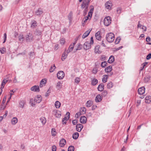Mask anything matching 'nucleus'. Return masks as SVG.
I'll return each mask as SVG.
<instances>
[{"instance_id":"obj_1","label":"nucleus","mask_w":151,"mask_h":151,"mask_svg":"<svg viewBox=\"0 0 151 151\" xmlns=\"http://www.w3.org/2000/svg\"><path fill=\"white\" fill-rule=\"evenodd\" d=\"M42 98L40 96L37 95L30 100V103L32 106L35 105L36 103H39L41 101Z\"/></svg>"},{"instance_id":"obj_2","label":"nucleus","mask_w":151,"mask_h":151,"mask_svg":"<svg viewBox=\"0 0 151 151\" xmlns=\"http://www.w3.org/2000/svg\"><path fill=\"white\" fill-rule=\"evenodd\" d=\"M89 2L87 1V0H83L82 4L81 5V7L82 9H85L84 11L85 13L88 11V6L89 4Z\"/></svg>"},{"instance_id":"obj_3","label":"nucleus","mask_w":151,"mask_h":151,"mask_svg":"<svg viewBox=\"0 0 151 151\" xmlns=\"http://www.w3.org/2000/svg\"><path fill=\"white\" fill-rule=\"evenodd\" d=\"M107 41L109 42H112L114 39V35L111 33L108 34L106 37Z\"/></svg>"},{"instance_id":"obj_4","label":"nucleus","mask_w":151,"mask_h":151,"mask_svg":"<svg viewBox=\"0 0 151 151\" xmlns=\"http://www.w3.org/2000/svg\"><path fill=\"white\" fill-rule=\"evenodd\" d=\"M111 22V17L109 16L106 17L104 19V24L106 26H108L110 24Z\"/></svg>"},{"instance_id":"obj_5","label":"nucleus","mask_w":151,"mask_h":151,"mask_svg":"<svg viewBox=\"0 0 151 151\" xmlns=\"http://www.w3.org/2000/svg\"><path fill=\"white\" fill-rule=\"evenodd\" d=\"M33 36L31 33H29L26 37L25 40L27 42H30L33 41Z\"/></svg>"},{"instance_id":"obj_6","label":"nucleus","mask_w":151,"mask_h":151,"mask_svg":"<svg viewBox=\"0 0 151 151\" xmlns=\"http://www.w3.org/2000/svg\"><path fill=\"white\" fill-rule=\"evenodd\" d=\"M64 76V73L62 71H60L57 73V77L59 79H62L63 78Z\"/></svg>"},{"instance_id":"obj_7","label":"nucleus","mask_w":151,"mask_h":151,"mask_svg":"<svg viewBox=\"0 0 151 151\" xmlns=\"http://www.w3.org/2000/svg\"><path fill=\"white\" fill-rule=\"evenodd\" d=\"M91 47L90 43L88 42H86L83 45V48L86 50H88Z\"/></svg>"},{"instance_id":"obj_8","label":"nucleus","mask_w":151,"mask_h":151,"mask_svg":"<svg viewBox=\"0 0 151 151\" xmlns=\"http://www.w3.org/2000/svg\"><path fill=\"white\" fill-rule=\"evenodd\" d=\"M106 8L110 10L111 9L112 6V3L109 1H107L105 4Z\"/></svg>"},{"instance_id":"obj_9","label":"nucleus","mask_w":151,"mask_h":151,"mask_svg":"<svg viewBox=\"0 0 151 151\" xmlns=\"http://www.w3.org/2000/svg\"><path fill=\"white\" fill-rule=\"evenodd\" d=\"M138 27L141 31L143 32L145 31L146 30V28L145 27L141 25L139 23L138 25Z\"/></svg>"},{"instance_id":"obj_10","label":"nucleus","mask_w":151,"mask_h":151,"mask_svg":"<svg viewBox=\"0 0 151 151\" xmlns=\"http://www.w3.org/2000/svg\"><path fill=\"white\" fill-rule=\"evenodd\" d=\"M145 91V89L144 87H142L139 88L138 89V93L142 95L144 93Z\"/></svg>"},{"instance_id":"obj_11","label":"nucleus","mask_w":151,"mask_h":151,"mask_svg":"<svg viewBox=\"0 0 151 151\" xmlns=\"http://www.w3.org/2000/svg\"><path fill=\"white\" fill-rule=\"evenodd\" d=\"M80 121L81 123L85 124L86 122L87 118L85 116H82L80 118Z\"/></svg>"},{"instance_id":"obj_12","label":"nucleus","mask_w":151,"mask_h":151,"mask_svg":"<svg viewBox=\"0 0 151 151\" xmlns=\"http://www.w3.org/2000/svg\"><path fill=\"white\" fill-rule=\"evenodd\" d=\"M83 127V125L81 124H78L76 126V129L77 131L80 132Z\"/></svg>"},{"instance_id":"obj_13","label":"nucleus","mask_w":151,"mask_h":151,"mask_svg":"<svg viewBox=\"0 0 151 151\" xmlns=\"http://www.w3.org/2000/svg\"><path fill=\"white\" fill-rule=\"evenodd\" d=\"M66 143V141L64 139H62L60 141V146L61 147H63Z\"/></svg>"},{"instance_id":"obj_14","label":"nucleus","mask_w":151,"mask_h":151,"mask_svg":"<svg viewBox=\"0 0 151 151\" xmlns=\"http://www.w3.org/2000/svg\"><path fill=\"white\" fill-rule=\"evenodd\" d=\"M31 90L34 91H39V88L38 86H35L31 88Z\"/></svg>"},{"instance_id":"obj_15","label":"nucleus","mask_w":151,"mask_h":151,"mask_svg":"<svg viewBox=\"0 0 151 151\" xmlns=\"http://www.w3.org/2000/svg\"><path fill=\"white\" fill-rule=\"evenodd\" d=\"M47 79H44L42 80L40 83V87H42L43 85H45L47 82Z\"/></svg>"},{"instance_id":"obj_16","label":"nucleus","mask_w":151,"mask_h":151,"mask_svg":"<svg viewBox=\"0 0 151 151\" xmlns=\"http://www.w3.org/2000/svg\"><path fill=\"white\" fill-rule=\"evenodd\" d=\"M102 97L100 95H98L96 97L95 100L96 102H99L102 100Z\"/></svg>"},{"instance_id":"obj_17","label":"nucleus","mask_w":151,"mask_h":151,"mask_svg":"<svg viewBox=\"0 0 151 151\" xmlns=\"http://www.w3.org/2000/svg\"><path fill=\"white\" fill-rule=\"evenodd\" d=\"M145 102L147 103H150L151 102V97L147 96L145 98Z\"/></svg>"},{"instance_id":"obj_18","label":"nucleus","mask_w":151,"mask_h":151,"mask_svg":"<svg viewBox=\"0 0 151 151\" xmlns=\"http://www.w3.org/2000/svg\"><path fill=\"white\" fill-rule=\"evenodd\" d=\"M86 109L84 107H82L81 108L79 113L81 115L84 114L86 113Z\"/></svg>"},{"instance_id":"obj_19","label":"nucleus","mask_w":151,"mask_h":151,"mask_svg":"<svg viewBox=\"0 0 151 151\" xmlns=\"http://www.w3.org/2000/svg\"><path fill=\"white\" fill-rule=\"evenodd\" d=\"M104 89V85L103 84L99 85L98 88V90L99 91H103Z\"/></svg>"},{"instance_id":"obj_20","label":"nucleus","mask_w":151,"mask_h":151,"mask_svg":"<svg viewBox=\"0 0 151 151\" xmlns=\"http://www.w3.org/2000/svg\"><path fill=\"white\" fill-rule=\"evenodd\" d=\"M94 51L96 53H99L100 52V47L99 46L97 45L95 46L94 48Z\"/></svg>"},{"instance_id":"obj_21","label":"nucleus","mask_w":151,"mask_h":151,"mask_svg":"<svg viewBox=\"0 0 151 151\" xmlns=\"http://www.w3.org/2000/svg\"><path fill=\"white\" fill-rule=\"evenodd\" d=\"M100 33V32L99 31H98L95 34L96 37L98 40H100L101 38Z\"/></svg>"},{"instance_id":"obj_22","label":"nucleus","mask_w":151,"mask_h":151,"mask_svg":"<svg viewBox=\"0 0 151 151\" xmlns=\"http://www.w3.org/2000/svg\"><path fill=\"white\" fill-rule=\"evenodd\" d=\"M114 61V57L113 56H111L109 58V60H108V62L109 63H113Z\"/></svg>"},{"instance_id":"obj_23","label":"nucleus","mask_w":151,"mask_h":151,"mask_svg":"<svg viewBox=\"0 0 151 151\" xmlns=\"http://www.w3.org/2000/svg\"><path fill=\"white\" fill-rule=\"evenodd\" d=\"M112 70V67L109 66L106 68L105 70L106 72H110Z\"/></svg>"},{"instance_id":"obj_24","label":"nucleus","mask_w":151,"mask_h":151,"mask_svg":"<svg viewBox=\"0 0 151 151\" xmlns=\"http://www.w3.org/2000/svg\"><path fill=\"white\" fill-rule=\"evenodd\" d=\"M18 39L19 41L22 42L24 40V37L23 35L20 34L19 35Z\"/></svg>"},{"instance_id":"obj_25","label":"nucleus","mask_w":151,"mask_h":151,"mask_svg":"<svg viewBox=\"0 0 151 151\" xmlns=\"http://www.w3.org/2000/svg\"><path fill=\"white\" fill-rule=\"evenodd\" d=\"M91 31L90 30H88L87 31H86V32H85L84 34H83L82 37L83 38H84L88 36V35L89 34Z\"/></svg>"},{"instance_id":"obj_26","label":"nucleus","mask_w":151,"mask_h":151,"mask_svg":"<svg viewBox=\"0 0 151 151\" xmlns=\"http://www.w3.org/2000/svg\"><path fill=\"white\" fill-rule=\"evenodd\" d=\"M68 117H65L63 120V124H65L66 123V121L68 120L69 118V113Z\"/></svg>"},{"instance_id":"obj_27","label":"nucleus","mask_w":151,"mask_h":151,"mask_svg":"<svg viewBox=\"0 0 151 151\" xmlns=\"http://www.w3.org/2000/svg\"><path fill=\"white\" fill-rule=\"evenodd\" d=\"M74 44H73V45H70L69 48L67 50V52L68 53H69L70 51H72L73 50V49L74 47Z\"/></svg>"},{"instance_id":"obj_28","label":"nucleus","mask_w":151,"mask_h":151,"mask_svg":"<svg viewBox=\"0 0 151 151\" xmlns=\"http://www.w3.org/2000/svg\"><path fill=\"white\" fill-rule=\"evenodd\" d=\"M55 105L56 108H59L60 107L61 104L59 101H57L55 103Z\"/></svg>"},{"instance_id":"obj_29","label":"nucleus","mask_w":151,"mask_h":151,"mask_svg":"<svg viewBox=\"0 0 151 151\" xmlns=\"http://www.w3.org/2000/svg\"><path fill=\"white\" fill-rule=\"evenodd\" d=\"M79 136V134L78 133L76 132L73 134V138L74 139H76L78 138Z\"/></svg>"},{"instance_id":"obj_30","label":"nucleus","mask_w":151,"mask_h":151,"mask_svg":"<svg viewBox=\"0 0 151 151\" xmlns=\"http://www.w3.org/2000/svg\"><path fill=\"white\" fill-rule=\"evenodd\" d=\"M91 14H88V16L85 18V20L84 21V23L86 22L88 20H90L91 17Z\"/></svg>"},{"instance_id":"obj_31","label":"nucleus","mask_w":151,"mask_h":151,"mask_svg":"<svg viewBox=\"0 0 151 151\" xmlns=\"http://www.w3.org/2000/svg\"><path fill=\"white\" fill-rule=\"evenodd\" d=\"M98 80L94 78L92 80L91 83L93 85H95L98 83Z\"/></svg>"},{"instance_id":"obj_32","label":"nucleus","mask_w":151,"mask_h":151,"mask_svg":"<svg viewBox=\"0 0 151 151\" xmlns=\"http://www.w3.org/2000/svg\"><path fill=\"white\" fill-rule=\"evenodd\" d=\"M40 120L41 121L42 124H45L46 122V119L44 117H41L40 119Z\"/></svg>"},{"instance_id":"obj_33","label":"nucleus","mask_w":151,"mask_h":151,"mask_svg":"<svg viewBox=\"0 0 151 151\" xmlns=\"http://www.w3.org/2000/svg\"><path fill=\"white\" fill-rule=\"evenodd\" d=\"M91 8V9L88 13V14H91V16L92 17V14L93 12V11L94 10V7L93 6L91 5L90 6Z\"/></svg>"},{"instance_id":"obj_34","label":"nucleus","mask_w":151,"mask_h":151,"mask_svg":"<svg viewBox=\"0 0 151 151\" xmlns=\"http://www.w3.org/2000/svg\"><path fill=\"white\" fill-rule=\"evenodd\" d=\"M17 122V118L14 117L12 119V124H15Z\"/></svg>"},{"instance_id":"obj_35","label":"nucleus","mask_w":151,"mask_h":151,"mask_svg":"<svg viewBox=\"0 0 151 151\" xmlns=\"http://www.w3.org/2000/svg\"><path fill=\"white\" fill-rule=\"evenodd\" d=\"M108 78V76L106 75L104 76V77L102 79V81L104 83H106L107 81V79Z\"/></svg>"},{"instance_id":"obj_36","label":"nucleus","mask_w":151,"mask_h":151,"mask_svg":"<svg viewBox=\"0 0 151 151\" xmlns=\"http://www.w3.org/2000/svg\"><path fill=\"white\" fill-rule=\"evenodd\" d=\"M7 81L5 79H4L1 83V88H3L4 87V86L5 85V84L7 82Z\"/></svg>"},{"instance_id":"obj_37","label":"nucleus","mask_w":151,"mask_h":151,"mask_svg":"<svg viewBox=\"0 0 151 151\" xmlns=\"http://www.w3.org/2000/svg\"><path fill=\"white\" fill-rule=\"evenodd\" d=\"M92 104V102L91 101H88L87 103V106L88 107L90 106Z\"/></svg>"},{"instance_id":"obj_38","label":"nucleus","mask_w":151,"mask_h":151,"mask_svg":"<svg viewBox=\"0 0 151 151\" xmlns=\"http://www.w3.org/2000/svg\"><path fill=\"white\" fill-rule=\"evenodd\" d=\"M107 64V62L106 61H104L102 62L101 63V66L102 68L105 67V66H106V64Z\"/></svg>"},{"instance_id":"obj_39","label":"nucleus","mask_w":151,"mask_h":151,"mask_svg":"<svg viewBox=\"0 0 151 151\" xmlns=\"http://www.w3.org/2000/svg\"><path fill=\"white\" fill-rule=\"evenodd\" d=\"M56 132L55 131V130L54 129H52V135L53 136H55L56 134Z\"/></svg>"},{"instance_id":"obj_40","label":"nucleus","mask_w":151,"mask_h":151,"mask_svg":"<svg viewBox=\"0 0 151 151\" xmlns=\"http://www.w3.org/2000/svg\"><path fill=\"white\" fill-rule=\"evenodd\" d=\"M112 83L111 82H109L108 83L107 85V88L109 89H110L112 87Z\"/></svg>"},{"instance_id":"obj_41","label":"nucleus","mask_w":151,"mask_h":151,"mask_svg":"<svg viewBox=\"0 0 151 151\" xmlns=\"http://www.w3.org/2000/svg\"><path fill=\"white\" fill-rule=\"evenodd\" d=\"M76 50H80L81 48V45L80 44L77 45L76 46Z\"/></svg>"},{"instance_id":"obj_42","label":"nucleus","mask_w":151,"mask_h":151,"mask_svg":"<svg viewBox=\"0 0 151 151\" xmlns=\"http://www.w3.org/2000/svg\"><path fill=\"white\" fill-rule=\"evenodd\" d=\"M6 51V49L2 47L0 48V51L2 54L4 53Z\"/></svg>"},{"instance_id":"obj_43","label":"nucleus","mask_w":151,"mask_h":151,"mask_svg":"<svg viewBox=\"0 0 151 151\" xmlns=\"http://www.w3.org/2000/svg\"><path fill=\"white\" fill-rule=\"evenodd\" d=\"M67 54H65V53H64L63 54L62 60H64L67 57Z\"/></svg>"},{"instance_id":"obj_44","label":"nucleus","mask_w":151,"mask_h":151,"mask_svg":"<svg viewBox=\"0 0 151 151\" xmlns=\"http://www.w3.org/2000/svg\"><path fill=\"white\" fill-rule=\"evenodd\" d=\"M121 38L120 37H118L116 40L115 43L116 44H118L120 42Z\"/></svg>"},{"instance_id":"obj_45","label":"nucleus","mask_w":151,"mask_h":151,"mask_svg":"<svg viewBox=\"0 0 151 151\" xmlns=\"http://www.w3.org/2000/svg\"><path fill=\"white\" fill-rule=\"evenodd\" d=\"M55 68V65H54L53 66L51 67L50 69V72H52L54 70Z\"/></svg>"},{"instance_id":"obj_46","label":"nucleus","mask_w":151,"mask_h":151,"mask_svg":"<svg viewBox=\"0 0 151 151\" xmlns=\"http://www.w3.org/2000/svg\"><path fill=\"white\" fill-rule=\"evenodd\" d=\"M74 149V147L73 146H70L68 148V151H73Z\"/></svg>"},{"instance_id":"obj_47","label":"nucleus","mask_w":151,"mask_h":151,"mask_svg":"<svg viewBox=\"0 0 151 151\" xmlns=\"http://www.w3.org/2000/svg\"><path fill=\"white\" fill-rule=\"evenodd\" d=\"M1 110H3L6 107V106L4 104H3V103L1 104Z\"/></svg>"},{"instance_id":"obj_48","label":"nucleus","mask_w":151,"mask_h":151,"mask_svg":"<svg viewBox=\"0 0 151 151\" xmlns=\"http://www.w3.org/2000/svg\"><path fill=\"white\" fill-rule=\"evenodd\" d=\"M57 86L58 88H60L62 86V83L60 82H58L57 84Z\"/></svg>"},{"instance_id":"obj_49","label":"nucleus","mask_w":151,"mask_h":151,"mask_svg":"<svg viewBox=\"0 0 151 151\" xmlns=\"http://www.w3.org/2000/svg\"><path fill=\"white\" fill-rule=\"evenodd\" d=\"M81 115L79 112L77 113L75 116V117L78 118Z\"/></svg>"},{"instance_id":"obj_50","label":"nucleus","mask_w":151,"mask_h":151,"mask_svg":"<svg viewBox=\"0 0 151 151\" xmlns=\"http://www.w3.org/2000/svg\"><path fill=\"white\" fill-rule=\"evenodd\" d=\"M78 122L77 120L75 119L74 120L72 121V123L73 125H76L77 124Z\"/></svg>"},{"instance_id":"obj_51","label":"nucleus","mask_w":151,"mask_h":151,"mask_svg":"<svg viewBox=\"0 0 151 151\" xmlns=\"http://www.w3.org/2000/svg\"><path fill=\"white\" fill-rule=\"evenodd\" d=\"M121 9L120 8H118L116 9V11L118 13L120 14L121 12Z\"/></svg>"},{"instance_id":"obj_52","label":"nucleus","mask_w":151,"mask_h":151,"mask_svg":"<svg viewBox=\"0 0 151 151\" xmlns=\"http://www.w3.org/2000/svg\"><path fill=\"white\" fill-rule=\"evenodd\" d=\"M6 100V96H4L3 98L2 102V103H3V104H4Z\"/></svg>"},{"instance_id":"obj_53","label":"nucleus","mask_w":151,"mask_h":151,"mask_svg":"<svg viewBox=\"0 0 151 151\" xmlns=\"http://www.w3.org/2000/svg\"><path fill=\"white\" fill-rule=\"evenodd\" d=\"M56 147L55 146H53L52 147V151H56Z\"/></svg>"},{"instance_id":"obj_54","label":"nucleus","mask_w":151,"mask_h":151,"mask_svg":"<svg viewBox=\"0 0 151 151\" xmlns=\"http://www.w3.org/2000/svg\"><path fill=\"white\" fill-rule=\"evenodd\" d=\"M97 69L96 68H95L93 69L92 72L93 73L96 74L97 73Z\"/></svg>"},{"instance_id":"obj_55","label":"nucleus","mask_w":151,"mask_h":151,"mask_svg":"<svg viewBox=\"0 0 151 151\" xmlns=\"http://www.w3.org/2000/svg\"><path fill=\"white\" fill-rule=\"evenodd\" d=\"M151 58V54H149L147 56V60Z\"/></svg>"},{"instance_id":"obj_56","label":"nucleus","mask_w":151,"mask_h":151,"mask_svg":"<svg viewBox=\"0 0 151 151\" xmlns=\"http://www.w3.org/2000/svg\"><path fill=\"white\" fill-rule=\"evenodd\" d=\"M65 40L63 39H62L60 41V43L63 45V44L64 43H65Z\"/></svg>"},{"instance_id":"obj_57","label":"nucleus","mask_w":151,"mask_h":151,"mask_svg":"<svg viewBox=\"0 0 151 151\" xmlns=\"http://www.w3.org/2000/svg\"><path fill=\"white\" fill-rule=\"evenodd\" d=\"M4 41L3 42V43H4L5 42L6 39V33H5L4 34Z\"/></svg>"},{"instance_id":"obj_58","label":"nucleus","mask_w":151,"mask_h":151,"mask_svg":"<svg viewBox=\"0 0 151 151\" xmlns=\"http://www.w3.org/2000/svg\"><path fill=\"white\" fill-rule=\"evenodd\" d=\"M80 81V79L78 78H76L75 79V82L77 83H78Z\"/></svg>"},{"instance_id":"obj_59","label":"nucleus","mask_w":151,"mask_h":151,"mask_svg":"<svg viewBox=\"0 0 151 151\" xmlns=\"http://www.w3.org/2000/svg\"><path fill=\"white\" fill-rule=\"evenodd\" d=\"M36 22H34L31 25V27H34L36 25Z\"/></svg>"},{"instance_id":"obj_60","label":"nucleus","mask_w":151,"mask_h":151,"mask_svg":"<svg viewBox=\"0 0 151 151\" xmlns=\"http://www.w3.org/2000/svg\"><path fill=\"white\" fill-rule=\"evenodd\" d=\"M150 38L149 37H148L146 38V41L147 42H149L150 41Z\"/></svg>"},{"instance_id":"obj_61","label":"nucleus","mask_w":151,"mask_h":151,"mask_svg":"<svg viewBox=\"0 0 151 151\" xmlns=\"http://www.w3.org/2000/svg\"><path fill=\"white\" fill-rule=\"evenodd\" d=\"M93 37H92L91 39V43L92 44H93Z\"/></svg>"},{"instance_id":"obj_62","label":"nucleus","mask_w":151,"mask_h":151,"mask_svg":"<svg viewBox=\"0 0 151 151\" xmlns=\"http://www.w3.org/2000/svg\"><path fill=\"white\" fill-rule=\"evenodd\" d=\"M125 148L124 146H123L121 150V151H125Z\"/></svg>"},{"instance_id":"obj_63","label":"nucleus","mask_w":151,"mask_h":151,"mask_svg":"<svg viewBox=\"0 0 151 151\" xmlns=\"http://www.w3.org/2000/svg\"><path fill=\"white\" fill-rule=\"evenodd\" d=\"M137 102L138 104H140L141 103V100L140 99H138L137 101Z\"/></svg>"},{"instance_id":"obj_64","label":"nucleus","mask_w":151,"mask_h":151,"mask_svg":"<svg viewBox=\"0 0 151 151\" xmlns=\"http://www.w3.org/2000/svg\"><path fill=\"white\" fill-rule=\"evenodd\" d=\"M8 113V111H6L5 114L4 115V116L6 117L7 116Z\"/></svg>"}]
</instances>
